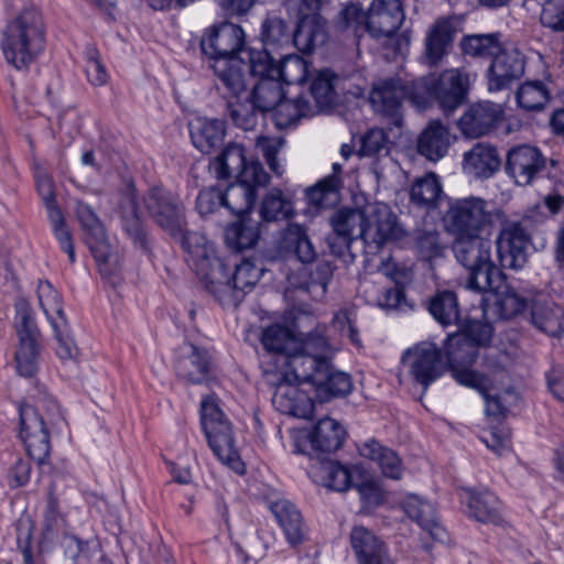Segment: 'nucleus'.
<instances>
[{"label": "nucleus", "instance_id": "f257e3e1", "mask_svg": "<svg viewBox=\"0 0 564 564\" xmlns=\"http://www.w3.org/2000/svg\"><path fill=\"white\" fill-rule=\"evenodd\" d=\"M447 231L452 236L477 235L501 225L496 238L499 263L505 269H521L527 263V249L530 235L522 221L508 220L503 210L492 207L477 196L451 200L444 217Z\"/></svg>", "mask_w": 564, "mask_h": 564}, {"label": "nucleus", "instance_id": "f03ea898", "mask_svg": "<svg viewBox=\"0 0 564 564\" xmlns=\"http://www.w3.org/2000/svg\"><path fill=\"white\" fill-rule=\"evenodd\" d=\"M200 50L213 63L210 67L231 97L243 94V61L240 57L245 46V32L234 23L225 22L207 29L200 39Z\"/></svg>", "mask_w": 564, "mask_h": 564}, {"label": "nucleus", "instance_id": "7ed1b4c3", "mask_svg": "<svg viewBox=\"0 0 564 564\" xmlns=\"http://www.w3.org/2000/svg\"><path fill=\"white\" fill-rule=\"evenodd\" d=\"M44 42L43 19L36 9L30 8L8 23L1 46L10 64L17 69H25L42 53Z\"/></svg>", "mask_w": 564, "mask_h": 564}, {"label": "nucleus", "instance_id": "20e7f679", "mask_svg": "<svg viewBox=\"0 0 564 564\" xmlns=\"http://www.w3.org/2000/svg\"><path fill=\"white\" fill-rule=\"evenodd\" d=\"M452 249L456 261L467 271V290L482 294L500 279L501 270L491 260V241L481 234L454 236Z\"/></svg>", "mask_w": 564, "mask_h": 564}, {"label": "nucleus", "instance_id": "39448f33", "mask_svg": "<svg viewBox=\"0 0 564 564\" xmlns=\"http://www.w3.org/2000/svg\"><path fill=\"white\" fill-rule=\"evenodd\" d=\"M469 85L468 74L458 68L422 76L414 79L412 91L414 106L425 109L436 101L443 112L448 116L466 102Z\"/></svg>", "mask_w": 564, "mask_h": 564}, {"label": "nucleus", "instance_id": "423d86ee", "mask_svg": "<svg viewBox=\"0 0 564 564\" xmlns=\"http://www.w3.org/2000/svg\"><path fill=\"white\" fill-rule=\"evenodd\" d=\"M312 383L321 399L324 401L330 398L344 397L350 393L352 381L348 373L337 370L332 361H322L316 364L314 359H295L294 378L290 373H281L279 386Z\"/></svg>", "mask_w": 564, "mask_h": 564}, {"label": "nucleus", "instance_id": "0eeeda50", "mask_svg": "<svg viewBox=\"0 0 564 564\" xmlns=\"http://www.w3.org/2000/svg\"><path fill=\"white\" fill-rule=\"evenodd\" d=\"M260 37L265 48L293 44L302 53H311L325 42L326 35L315 17H303L295 30L279 17H268L262 22Z\"/></svg>", "mask_w": 564, "mask_h": 564}, {"label": "nucleus", "instance_id": "6e6552de", "mask_svg": "<svg viewBox=\"0 0 564 564\" xmlns=\"http://www.w3.org/2000/svg\"><path fill=\"white\" fill-rule=\"evenodd\" d=\"M174 239L181 242L187 265L200 279L207 292L212 294L216 283L225 291L230 290L224 284L225 263L217 257L214 245L204 235L186 229Z\"/></svg>", "mask_w": 564, "mask_h": 564}, {"label": "nucleus", "instance_id": "1a4fd4ad", "mask_svg": "<svg viewBox=\"0 0 564 564\" xmlns=\"http://www.w3.org/2000/svg\"><path fill=\"white\" fill-rule=\"evenodd\" d=\"M75 214L85 231V242L99 264L100 273L111 279L115 285L119 280L117 272L121 265L107 239L104 225L91 207L80 200L76 202Z\"/></svg>", "mask_w": 564, "mask_h": 564}, {"label": "nucleus", "instance_id": "9d476101", "mask_svg": "<svg viewBox=\"0 0 564 564\" xmlns=\"http://www.w3.org/2000/svg\"><path fill=\"white\" fill-rule=\"evenodd\" d=\"M243 61L242 82L243 93L250 75L261 78L282 77L285 84L303 83L306 74V63L300 58L288 57L278 64L268 48L254 50L246 47L240 57Z\"/></svg>", "mask_w": 564, "mask_h": 564}, {"label": "nucleus", "instance_id": "9b49d317", "mask_svg": "<svg viewBox=\"0 0 564 564\" xmlns=\"http://www.w3.org/2000/svg\"><path fill=\"white\" fill-rule=\"evenodd\" d=\"M144 206L153 221L173 239L186 230L185 207L171 191L154 186L143 197Z\"/></svg>", "mask_w": 564, "mask_h": 564}, {"label": "nucleus", "instance_id": "f8f14e48", "mask_svg": "<svg viewBox=\"0 0 564 564\" xmlns=\"http://www.w3.org/2000/svg\"><path fill=\"white\" fill-rule=\"evenodd\" d=\"M15 329L19 348L15 352L17 369L23 377H32L37 369L40 330L32 316V308L25 299L15 302Z\"/></svg>", "mask_w": 564, "mask_h": 564}, {"label": "nucleus", "instance_id": "ddd939ff", "mask_svg": "<svg viewBox=\"0 0 564 564\" xmlns=\"http://www.w3.org/2000/svg\"><path fill=\"white\" fill-rule=\"evenodd\" d=\"M413 80L390 78L376 83L369 95V101L373 110L391 120L400 127L402 123L403 101L408 99L413 106Z\"/></svg>", "mask_w": 564, "mask_h": 564}, {"label": "nucleus", "instance_id": "4468645a", "mask_svg": "<svg viewBox=\"0 0 564 564\" xmlns=\"http://www.w3.org/2000/svg\"><path fill=\"white\" fill-rule=\"evenodd\" d=\"M402 361L409 367L410 375L424 388V391L446 370L442 350L433 343L424 341L408 349Z\"/></svg>", "mask_w": 564, "mask_h": 564}, {"label": "nucleus", "instance_id": "2eb2a0df", "mask_svg": "<svg viewBox=\"0 0 564 564\" xmlns=\"http://www.w3.org/2000/svg\"><path fill=\"white\" fill-rule=\"evenodd\" d=\"M546 166L547 159L539 148L521 144L508 151L505 170L517 185L528 186L546 170Z\"/></svg>", "mask_w": 564, "mask_h": 564}, {"label": "nucleus", "instance_id": "dca6fc26", "mask_svg": "<svg viewBox=\"0 0 564 564\" xmlns=\"http://www.w3.org/2000/svg\"><path fill=\"white\" fill-rule=\"evenodd\" d=\"M20 435L28 455L37 464L47 458L51 445L47 429L43 417L32 405L20 408Z\"/></svg>", "mask_w": 564, "mask_h": 564}, {"label": "nucleus", "instance_id": "f3484780", "mask_svg": "<svg viewBox=\"0 0 564 564\" xmlns=\"http://www.w3.org/2000/svg\"><path fill=\"white\" fill-rule=\"evenodd\" d=\"M525 69V57L518 48L501 47L487 69L489 91H501L519 80Z\"/></svg>", "mask_w": 564, "mask_h": 564}, {"label": "nucleus", "instance_id": "a211bd4d", "mask_svg": "<svg viewBox=\"0 0 564 564\" xmlns=\"http://www.w3.org/2000/svg\"><path fill=\"white\" fill-rule=\"evenodd\" d=\"M215 365L210 354L191 343H184L177 349L175 371L177 376L192 384L207 383L214 377Z\"/></svg>", "mask_w": 564, "mask_h": 564}, {"label": "nucleus", "instance_id": "6ab92c4d", "mask_svg": "<svg viewBox=\"0 0 564 564\" xmlns=\"http://www.w3.org/2000/svg\"><path fill=\"white\" fill-rule=\"evenodd\" d=\"M210 170L214 172L218 180L236 178L237 181L243 178V174L248 169L259 167V173L254 174L258 182L269 183L270 176L263 170V166L258 161H247L245 148L238 143H229L219 155H217L209 164Z\"/></svg>", "mask_w": 564, "mask_h": 564}, {"label": "nucleus", "instance_id": "aec40b11", "mask_svg": "<svg viewBox=\"0 0 564 564\" xmlns=\"http://www.w3.org/2000/svg\"><path fill=\"white\" fill-rule=\"evenodd\" d=\"M261 269L249 260H245L235 265V272L229 278V273L224 265V284L229 286V291H225L220 284L216 283L212 289V294L221 305L236 306L243 295L249 292L259 281Z\"/></svg>", "mask_w": 564, "mask_h": 564}, {"label": "nucleus", "instance_id": "412c9836", "mask_svg": "<svg viewBox=\"0 0 564 564\" xmlns=\"http://www.w3.org/2000/svg\"><path fill=\"white\" fill-rule=\"evenodd\" d=\"M366 231L365 242H373L380 247L387 241L397 240L402 230L397 221V216L387 204L371 203L366 205Z\"/></svg>", "mask_w": 564, "mask_h": 564}, {"label": "nucleus", "instance_id": "4be33fe9", "mask_svg": "<svg viewBox=\"0 0 564 564\" xmlns=\"http://www.w3.org/2000/svg\"><path fill=\"white\" fill-rule=\"evenodd\" d=\"M403 20L404 11L399 0H372L368 9V33L373 39L391 37Z\"/></svg>", "mask_w": 564, "mask_h": 564}, {"label": "nucleus", "instance_id": "5701e85b", "mask_svg": "<svg viewBox=\"0 0 564 564\" xmlns=\"http://www.w3.org/2000/svg\"><path fill=\"white\" fill-rule=\"evenodd\" d=\"M259 167H251L246 171L243 178L230 184L226 191H223L224 207L232 215L239 217L251 209L257 199V189L265 187L269 183L258 182L254 174L259 173Z\"/></svg>", "mask_w": 564, "mask_h": 564}, {"label": "nucleus", "instance_id": "b1692460", "mask_svg": "<svg viewBox=\"0 0 564 564\" xmlns=\"http://www.w3.org/2000/svg\"><path fill=\"white\" fill-rule=\"evenodd\" d=\"M499 105L485 101L471 105L460 117L458 127L468 138H479L489 133L501 121Z\"/></svg>", "mask_w": 564, "mask_h": 564}, {"label": "nucleus", "instance_id": "393cba45", "mask_svg": "<svg viewBox=\"0 0 564 564\" xmlns=\"http://www.w3.org/2000/svg\"><path fill=\"white\" fill-rule=\"evenodd\" d=\"M333 355L334 349L325 336V327L318 326L305 334L300 343L296 341L294 354L289 358H284L289 370L282 373H290V378H294V361L297 358H311L319 365L322 361L332 360Z\"/></svg>", "mask_w": 564, "mask_h": 564}, {"label": "nucleus", "instance_id": "a878e982", "mask_svg": "<svg viewBox=\"0 0 564 564\" xmlns=\"http://www.w3.org/2000/svg\"><path fill=\"white\" fill-rule=\"evenodd\" d=\"M455 33L452 20L442 18L435 21L425 37L423 58L426 65H440L452 48Z\"/></svg>", "mask_w": 564, "mask_h": 564}, {"label": "nucleus", "instance_id": "bb28decb", "mask_svg": "<svg viewBox=\"0 0 564 564\" xmlns=\"http://www.w3.org/2000/svg\"><path fill=\"white\" fill-rule=\"evenodd\" d=\"M119 214L122 229L138 248L148 252L147 232L139 214L138 197L133 186H129L121 196Z\"/></svg>", "mask_w": 564, "mask_h": 564}, {"label": "nucleus", "instance_id": "cd10ccee", "mask_svg": "<svg viewBox=\"0 0 564 564\" xmlns=\"http://www.w3.org/2000/svg\"><path fill=\"white\" fill-rule=\"evenodd\" d=\"M279 248L286 257H294L303 264L312 263L317 257L307 229L295 223L289 224L283 230L279 241Z\"/></svg>", "mask_w": 564, "mask_h": 564}, {"label": "nucleus", "instance_id": "c85d7f7f", "mask_svg": "<svg viewBox=\"0 0 564 564\" xmlns=\"http://www.w3.org/2000/svg\"><path fill=\"white\" fill-rule=\"evenodd\" d=\"M501 161L497 149L485 142L476 143L464 153V171L477 178H488L500 167Z\"/></svg>", "mask_w": 564, "mask_h": 564}, {"label": "nucleus", "instance_id": "c756f323", "mask_svg": "<svg viewBox=\"0 0 564 564\" xmlns=\"http://www.w3.org/2000/svg\"><path fill=\"white\" fill-rule=\"evenodd\" d=\"M193 145L202 153H210L220 147L226 135V123L220 119L199 117L188 124Z\"/></svg>", "mask_w": 564, "mask_h": 564}, {"label": "nucleus", "instance_id": "7c9ffc66", "mask_svg": "<svg viewBox=\"0 0 564 564\" xmlns=\"http://www.w3.org/2000/svg\"><path fill=\"white\" fill-rule=\"evenodd\" d=\"M402 507L408 517L416 521L433 540L444 542L446 531L437 522L435 509L432 503L423 500L417 495H409L403 500Z\"/></svg>", "mask_w": 564, "mask_h": 564}, {"label": "nucleus", "instance_id": "2f4dec72", "mask_svg": "<svg viewBox=\"0 0 564 564\" xmlns=\"http://www.w3.org/2000/svg\"><path fill=\"white\" fill-rule=\"evenodd\" d=\"M270 509L283 529L288 542L296 546L306 538V527L301 512L288 500H278L270 505Z\"/></svg>", "mask_w": 564, "mask_h": 564}, {"label": "nucleus", "instance_id": "473e14b6", "mask_svg": "<svg viewBox=\"0 0 564 564\" xmlns=\"http://www.w3.org/2000/svg\"><path fill=\"white\" fill-rule=\"evenodd\" d=\"M449 131L438 120L431 121L417 139V152L430 161L442 159L449 148Z\"/></svg>", "mask_w": 564, "mask_h": 564}, {"label": "nucleus", "instance_id": "72a5a7b5", "mask_svg": "<svg viewBox=\"0 0 564 564\" xmlns=\"http://www.w3.org/2000/svg\"><path fill=\"white\" fill-rule=\"evenodd\" d=\"M468 516L484 523H499L501 521L500 501L489 490L477 491L471 488L464 489Z\"/></svg>", "mask_w": 564, "mask_h": 564}, {"label": "nucleus", "instance_id": "f704fd0d", "mask_svg": "<svg viewBox=\"0 0 564 564\" xmlns=\"http://www.w3.org/2000/svg\"><path fill=\"white\" fill-rule=\"evenodd\" d=\"M273 120L279 129L296 126L302 119L316 115V109L305 95L295 99H282L273 109Z\"/></svg>", "mask_w": 564, "mask_h": 564}, {"label": "nucleus", "instance_id": "c9c22d12", "mask_svg": "<svg viewBox=\"0 0 564 564\" xmlns=\"http://www.w3.org/2000/svg\"><path fill=\"white\" fill-rule=\"evenodd\" d=\"M308 474L314 482L332 490L346 491L351 486L350 471L337 462H317L311 466Z\"/></svg>", "mask_w": 564, "mask_h": 564}, {"label": "nucleus", "instance_id": "e433bc0d", "mask_svg": "<svg viewBox=\"0 0 564 564\" xmlns=\"http://www.w3.org/2000/svg\"><path fill=\"white\" fill-rule=\"evenodd\" d=\"M359 454L376 462L384 477L395 480L401 478L403 471L401 458L394 451L382 446L376 440L365 442L359 447Z\"/></svg>", "mask_w": 564, "mask_h": 564}, {"label": "nucleus", "instance_id": "4c0bfd02", "mask_svg": "<svg viewBox=\"0 0 564 564\" xmlns=\"http://www.w3.org/2000/svg\"><path fill=\"white\" fill-rule=\"evenodd\" d=\"M366 215V206L362 209L345 208L335 212L329 218L332 232L352 240L361 238L365 241Z\"/></svg>", "mask_w": 564, "mask_h": 564}, {"label": "nucleus", "instance_id": "58836bf2", "mask_svg": "<svg viewBox=\"0 0 564 564\" xmlns=\"http://www.w3.org/2000/svg\"><path fill=\"white\" fill-rule=\"evenodd\" d=\"M532 324L552 337L564 334V311L554 303L536 301L531 308Z\"/></svg>", "mask_w": 564, "mask_h": 564}, {"label": "nucleus", "instance_id": "ea45409f", "mask_svg": "<svg viewBox=\"0 0 564 564\" xmlns=\"http://www.w3.org/2000/svg\"><path fill=\"white\" fill-rule=\"evenodd\" d=\"M344 438V429L330 417L319 420L310 434L312 447L321 453L337 451L341 446Z\"/></svg>", "mask_w": 564, "mask_h": 564}, {"label": "nucleus", "instance_id": "a19ab883", "mask_svg": "<svg viewBox=\"0 0 564 564\" xmlns=\"http://www.w3.org/2000/svg\"><path fill=\"white\" fill-rule=\"evenodd\" d=\"M443 195L442 183L435 173L417 177L410 188V202L419 208L434 209Z\"/></svg>", "mask_w": 564, "mask_h": 564}, {"label": "nucleus", "instance_id": "79ce46f5", "mask_svg": "<svg viewBox=\"0 0 564 564\" xmlns=\"http://www.w3.org/2000/svg\"><path fill=\"white\" fill-rule=\"evenodd\" d=\"M261 341L269 352L278 356L281 366L288 368L284 358L291 357L296 348L292 333L281 325H271L263 330Z\"/></svg>", "mask_w": 564, "mask_h": 564}, {"label": "nucleus", "instance_id": "37998d69", "mask_svg": "<svg viewBox=\"0 0 564 564\" xmlns=\"http://www.w3.org/2000/svg\"><path fill=\"white\" fill-rule=\"evenodd\" d=\"M259 237V223L248 216L240 217L225 231L226 243L235 251L252 248L258 242Z\"/></svg>", "mask_w": 564, "mask_h": 564}, {"label": "nucleus", "instance_id": "c03bdc74", "mask_svg": "<svg viewBox=\"0 0 564 564\" xmlns=\"http://www.w3.org/2000/svg\"><path fill=\"white\" fill-rule=\"evenodd\" d=\"M427 310L443 326L457 325L460 321V310L457 295L454 291L436 292L430 300Z\"/></svg>", "mask_w": 564, "mask_h": 564}, {"label": "nucleus", "instance_id": "a18cd8bd", "mask_svg": "<svg viewBox=\"0 0 564 564\" xmlns=\"http://www.w3.org/2000/svg\"><path fill=\"white\" fill-rule=\"evenodd\" d=\"M335 29L358 41L366 32L368 33V10L365 11L360 3H348L338 13Z\"/></svg>", "mask_w": 564, "mask_h": 564}, {"label": "nucleus", "instance_id": "49530a36", "mask_svg": "<svg viewBox=\"0 0 564 564\" xmlns=\"http://www.w3.org/2000/svg\"><path fill=\"white\" fill-rule=\"evenodd\" d=\"M200 422L207 441L232 432L230 422L215 402L214 397H206L200 404Z\"/></svg>", "mask_w": 564, "mask_h": 564}, {"label": "nucleus", "instance_id": "de8ad7c7", "mask_svg": "<svg viewBox=\"0 0 564 564\" xmlns=\"http://www.w3.org/2000/svg\"><path fill=\"white\" fill-rule=\"evenodd\" d=\"M486 292H491L497 296L496 305L502 318H511L527 306V301L507 284L502 271H500V279Z\"/></svg>", "mask_w": 564, "mask_h": 564}, {"label": "nucleus", "instance_id": "09e8293b", "mask_svg": "<svg viewBox=\"0 0 564 564\" xmlns=\"http://www.w3.org/2000/svg\"><path fill=\"white\" fill-rule=\"evenodd\" d=\"M446 366L449 369L471 367L478 356V348L466 337L454 334L445 344Z\"/></svg>", "mask_w": 564, "mask_h": 564}, {"label": "nucleus", "instance_id": "8fccbe9b", "mask_svg": "<svg viewBox=\"0 0 564 564\" xmlns=\"http://www.w3.org/2000/svg\"><path fill=\"white\" fill-rule=\"evenodd\" d=\"M282 83H284L282 77L259 79L252 88L250 101L261 112L273 110L282 97H284Z\"/></svg>", "mask_w": 564, "mask_h": 564}, {"label": "nucleus", "instance_id": "3c124183", "mask_svg": "<svg viewBox=\"0 0 564 564\" xmlns=\"http://www.w3.org/2000/svg\"><path fill=\"white\" fill-rule=\"evenodd\" d=\"M340 183L337 175L325 177L317 185L306 191L308 204L317 210L335 207L340 200Z\"/></svg>", "mask_w": 564, "mask_h": 564}, {"label": "nucleus", "instance_id": "603ef678", "mask_svg": "<svg viewBox=\"0 0 564 564\" xmlns=\"http://www.w3.org/2000/svg\"><path fill=\"white\" fill-rule=\"evenodd\" d=\"M501 47L499 33L470 34L460 42L463 53L475 58H494Z\"/></svg>", "mask_w": 564, "mask_h": 564}, {"label": "nucleus", "instance_id": "864d4df0", "mask_svg": "<svg viewBox=\"0 0 564 564\" xmlns=\"http://www.w3.org/2000/svg\"><path fill=\"white\" fill-rule=\"evenodd\" d=\"M293 215V203L281 189L272 188L262 199L260 216L263 221L272 223L289 219Z\"/></svg>", "mask_w": 564, "mask_h": 564}, {"label": "nucleus", "instance_id": "5fc2aeb1", "mask_svg": "<svg viewBox=\"0 0 564 564\" xmlns=\"http://www.w3.org/2000/svg\"><path fill=\"white\" fill-rule=\"evenodd\" d=\"M518 105L528 110H541L550 99V90L541 80H527L516 94Z\"/></svg>", "mask_w": 564, "mask_h": 564}, {"label": "nucleus", "instance_id": "6e6d98bb", "mask_svg": "<svg viewBox=\"0 0 564 564\" xmlns=\"http://www.w3.org/2000/svg\"><path fill=\"white\" fill-rule=\"evenodd\" d=\"M336 76L328 69H324L312 80L310 85V96L315 100L313 107L316 113L321 110L332 107L336 100L334 79Z\"/></svg>", "mask_w": 564, "mask_h": 564}, {"label": "nucleus", "instance_id": "4d7b16f0", "mask_svg": "<svg viewBox=\"0 0 564 564\" xmlns=\"http://www.w3.org/2000/svg\"><path fill=\"white\" fill-rule=\"evenodd\" d=\"M350 544L357 563L387 549V544L365 527H355L350 533Z\"/></svg>", "mask_w": 564, "mask_h": 564}, {"label": "nucleus", "instance_id": "13d9d810", "mask_svg": "<svg viewBox=\"0 0 564 564\" xmlns=\"http://www.w3.org/2000/svg\"><path fill=\"white\" fill-rule=\"evenodd\" d=\"M212 451L217 458L237 474H243L245 465L239 457V454L235 447L234 434L228 433L219 435L208 442Z\"/></svg>", "mask_w": 564, "mask_h": 564}, {"label": "nucleus", "instance_id": "bf43d9fd", "mask_svg": "<svg viewBox=\"0 0 564 564\" xmlns=\"http://www.w3.org/2000/svg\"><path fill=\"white\" fill-rule=\"evenodd\" d=\"M37 300L40 307L51 324L52 319L63 321V318H66L63 311L62 296L50 281L44 280L39 282Z\"/></svg>", "mask_w": 564, "mask_h": 564}, {"label": "nucleus", "instance_id": "052dcab7", "mask_svg": "<svg viewBox=\"0 0 564 564\" xmlns=\"http://www.w3.org/2000/svg\"><path fill=\"white\" fill-rule=\"evenodd\" d=\"M333 274L334 267L327 260H321L313 268L307 269L310 296L312 299L321 300L325 296Z\"/></svg>", "mask_w": 564, "mask_h": 564}, {"label": "nucleus", "instance_id": "680f3d73", "mask_svg": "<svg viewBox=\"0 0 564 564\" xmlns=\"http://www.w3.org/2000/svg\"><path fill=\"white\" fill-rule=\"evenodd\" d=\"M391 142L383 129L373 128L367 131L360 139L358 154L360 156L388 155Z\"/></svg>", "mask_w": 564, "mask_h": 564}, {"label": "nucleus", "instance_id": "e2e57ef3", "mask_svg": "<svg viewBox=\"0 0 564 564\" xmlns=\"http://www.w3.org/2000/svg\"><path fill=\"white\" fill-rule=\"evenodd\" d=\"M417 253L425 260L443 257L445 246L435 230H417L414 237Z\"/></svg>", "mask_w": 564, "mask_h": 564}, {"label": "nucleus", "instance_id": "0e129e2a", "mask_svg": "<svg viewBox=\"0 0 564 564\" xmlns=\"http://www.w3.org/2000/svg\"><path fill=\"white\" fill-rule=\"evenodd\" d=\"M460 332L458 335L466 337L477 348L487 346L492 337L494 328L491 324L478 319H464L457 324Z\"/></svg>", "mask_w": 564, "mask_h": 564}, {"label": "nucleus", "instance_id": "69168bd1", "mask_svg": "<svg viewBox=\"0 0 564 564\" xmlns=\"http://www.w3.org/2000/svg\"><path fill=\"white\" fill-rule=\"evenodd\" d=\"M51 326L55 333V338L58 343V357L64 360L76 358L78 355V348L73 337L70 336L69 324L67 322V318H63V321L52 319Z\"/></svg>", "mask_w": 564, "mask_h": 564}, {"label": "nucleus", "instance_id": "338daca9", "mask_svg": "<svg viewBox=\"0 0 564 564\" xmlns=\"http://www.w3.org/2000/svg\"><path fill=\"white\" fill-rule=\"evenodd\" d=\"M257 110L252 101L250 105L241 102L228 104V112L232 122L246 131L253 130L257 126Z\"/></svg>", "mask_w": 564, "mask_h": 564}, {"label": "nucleus", "instance_id": "774afa93", "mask_svg": "<svg viewBox=\"0 0 564 564\" xmlns=\"http://www.w3.org/2000/svg\"><path fill=\"white\" fill-rule=\"evenodd\" d=\"M540 21L543 26L554 32H564V0H546Z\"/></svg>", "mask_w": 564, "mask_h": 564}]
</instances>
